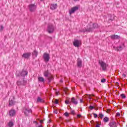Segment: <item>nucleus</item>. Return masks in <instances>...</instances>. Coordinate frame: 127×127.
<instances>
[{
	"label": "nucleus",
	"instance_id": "8fccbe9b",
	"mask_svg": "<svg viewBox=\"0 0 127 127\" xmlns=\"http://www.w3.org/2000/svg\"><path fill=\"white\" fill-rule=\"evenodd\" d=\"M66 90H67V89H64V91Z\"/></svg>",
	"mask_w": 127,
	"mask_h": 127
},
{
	"label": "nucleus",
	"instance_id": "aec40b11",
	"mask_svg": "<svg viewBox=\"0 0 127 127\" xmlns=\"http://www.w3.org/2000/svg\"><path fill=\"white\" fill-rule=\"evenodd\" d=\"M32 54L33 56H35V57H37V55H38V52L36 51V50H34Z\"/></svg>",
	"mask_w": 127,
	"mask_h": 127
},
{
	"label": "nucleus",
	"instance_id": "72a5a7b5",
	"mask_svg": "<svg viewBox=\"0 0 127 127\" xmlns=\"http://www.w3.org/2000/svg\"><path fill=\"white\" fill-rule=\"evenodd\" d=\"M105 82H106V79H103L101 80L102 83H105Z\"/></svg>",
	"mask_w": 127,
	"mask_h": 127
},
{
	"label": "nucleus",
	"instance_id": "7ed1b4c3",
	"mask_svg": "<svg viewBox=\"0 0 127 127\" xmlns=\"http://www.w3.org/2000/svg\"><path fill=\"white\" fill-rule=\"evenodd\" d=\"M44 76L46 77V78H47L48 80V83H50L52 81V79H53V77L52 76V75L49 74V71H48V70H45L44 71Z\"/></svg>",
	"mask_w": 127,
	"mask_h": 127
},
{
	"label": "nucleus",
	"instance_id": "f03ea898",
	"mask_svg": "<svg viewBox=\"0 0 127 127\" xmlns=\"http://www.w3.org/2000/svg\"><path fill=\"white\" fill-rule=\"evenodd\" d=\"M95 28H98V24L94 23L92 27H89L87 28L82 29L81 32H93Z\"/></svg>",
	"mask_w": 127,
	"mask_h": 127
},
{
	"label": "nucleus",
	"instance_id": "37998d69",
	"mask_svg": "<svg viewBox=\"0 0 127 127\" xmlns=\"http://www.w3.org/2000/svg\"><path fill=\"white\" fill-rule=\"evenodd\" d=\"M96 127H100V125L98 124V125L96 126Z\"/></svg>",
	"mask_w": 127,
	"mask_h": 127
},
{
	"label": "nucleus",
	"instance_id": "49530a36",
	"mask_svg": "<svg viewBox=\"0 0 127 127\" xmlns=\"http://www.w3.org/2000/svg\"><path fill=\"white\" fill-rule=\"evenodd\" d=\"M107 111H108V112H111V110L110 109H108Z\"/></svg>",
	"mask_w": 127,
	"mask_h": 127
},
{
	"label": "nucleus",
	"instance_id": "a18cd8bd",
	"mask_svg": "<svg viewBox=\"0 0 127 127\" xmlns=\"http://www.w3.org/2000/svg\"><path fill=\"white\" fill-rule=\"evenodd\" d=\"M40 123H43V120H41L40 121Z\"/></svg>",
	"mask_w": 127,
	"mask_h": 127
},
{
	"label": "nucleus",
	"instance_id": "a19ab883",
	"mask_svg": "<svg viewBox=\"0 0 127 127\" xmlns=\"http://www.w3.org/2000/svg\"><path fill=\"white\" fill-rule=\"evenodd\" d=\"M113 21V19L112 18H110L109 20V21Z\"/></svg>",
	"mask_w": 127,
	"mask_h": 127
},
{
	"label": "nucleus",
	"instance_id": "79ce46f5",
	"mask_svg": "<svg viewBox=\"0 0 127 127\" xmlns=\"http://www.w3.org/2000/svg\"><path fill=\"white\" fill-rule=\"evenodd\" d=\"M54 113L55 114H58L57 111H54Z\"/></svg>",
	"mask_w": 127,
	"mask_h": 127
},
{
	"label": "nucleus",
	"instance_id": "3c124183",
	"mask_svg": "<svg viewBox=\"0 0 127 127\" xmlns=\"http://www.w3.org/2000/svg\"><path fill=\"white\" fill-rule=\"evenodd\" d=\"M42 0H41V1H42Z\"/></svg>",
	"mask_w": 127,
	"mask_h": 127
},
{
	"label": "nucleus",
	"instance_id": "6ab92c4d",
	"mask_svg": "<svg viewBox=\"0 0 127 127\" xmlns=\"http://www.w3.org/2000/svg\"><path fill=\"white\" fill-rule=\"evenodd\" d=\"M57 4H52L51 5L50 8L52 10H54V9H56L57 8Z\"/></svg>",
	"mask_w": 127,
	"mask_h": 127
},
{
	"label": "nucleus",
	"instance_id": "a878e982",
	"mask_svg": "<svg viewBox=\"0 0 127 127\" xmlns=\"http://www.w3.org/2000/svg\"><path fill=\"white\" fill-rule=\"evenodd\" d=\"M65 103L66 104V105H69V104L71 105V101L66 100L65 101Z\"/></svg>",
	"mask_w": 127,
	"mask_h": 127
},
{
	"label": "nucleus",
	"instance_id": "b1692460",
	"mask_svg": "<svg viewBox=\"0 0 127 127\" xmlns=\"http://www.w3.org/2000/svg\"><path fill=\"white\" fill-rule=\"evenodd\" d=\"M109 121V119L107 117H106L103 119V121L104 122V123H108Z\"/></svg>",
	"mask_w": 127,
	"mask_h": 127
},
{
	"label": "nucleus",
	"instance_id": "f704fd0d",
	"mask_svg": "<svg viewBox=\"0 0 127 127\" xmlns=\"http://www.w3.org/2000/svg\"><path fill=\"white\" fill-rule=\"evenodd\" d=\"M116 116H117V117H120V116H121V113H117V114H116Z\"/></svg>",
	"mask_w": 127,
	"mask_h": 127
},
{
	"label": "nucleus",
	"instance_id": "423d86ee",
	"mask_svg": "<svg viewBox=\"0 0 127 127\" xmlns=\"http://www.w3.org/2000/svg\"><path fill=\"white\" fill-rule=\"evenodd\" d=\"M32 110L30 108H27L26 107H24L23 108V112L24 113L25 116L26 117L29 116V114L32 113Z\"/></svg>",
	"mask_w": 127,
	"mask_h": 127
},
{
	"label": "nucleus",
	"instance_id": "4c0bfd02",
	"mask_svg": "<svg viewBox=\"0 0 127 127\" xmlns=\"http://www.w3.org/2000/svg\"><path fill=\"white\" fill-rule=\"evenodd\" d=\"M80 117H82V116L80 114L77 115V118H80Z\"/></svg>",
	"mask_w": 127,
	"mask_h": 127
},
{
	"label": "nucleus",
	"instance_id": "c9c22d12",
	"mask_svg": "<svg viewBox=\"0 0 127 127\" xmlns=\"http://www.w3.org/2000/svg\"><path fill=\"white\" fill-rule=\"evenodd\" d=\"M58 103H59L58 100H56V101H55V104H58Z\"/></svg>",
	"mask_w": 127,
	"mask_h": 127
},
{
	"label": "nucleus",
	"instance_id": "5701e85b",
	"mask_svg": "<svg viewBox=\"0 0 127 127\" xmlns=\"http://www.w3.org/2000/svg\"><path fill=\"white\" fill-rule=\"evenodd\" d=\"M37 102L38 103H43V99H41L40 97H38L37 99Z\"/></svg>",
	"mask_w": 127,
	"mask_h": 127
},
{
	"label": "nucleus",
	"instance_id": "473e14b6",
	"mask_svg": "<svg viewBox=\"0 0 127 127\" xmlns=\"http://www.w3.org/2000/svg\"><path fill=\"white\" fill-rule=\"evenodd\" d=\"M3 30V26H0V31H2Z\"/></svg>",
	"mask_w": 127,
	"mask_h": 127
},
{
	"label": "nucleus",
	"instance_id": "9b49d317",
	"mask_svg": "<svg viewBox=\"0 0 127 127\" xmlns=\"http://www.w3.org/2000/svg\"><path fill=\"white\" fill-rule=\"evenodd\" d=\"M73 45L75 47H79L81 45V41L79 40H74Z\"/></svg>",
	"mask_w": 127,
	"mask_h": 127
},
{
	"label": "nucleus",
	"instance_id": "6e6552de",
	"mask_svg": "<svg viewBox=\"0 0 127 127\" xmlns=\"http://www.w3.org/2000/svg\"><path fill=\"white\" fill-rule=\"evenodd\" d=\"M99 63L102 68V70L103 71H106L107 70V67H108V64L102 61H99Z\"/></svg>",
	"mask_w": 127,
	"mask_h": 127
},
{
	"label": "nucleus",
	"instance_id": "1a4fd4ad",
	"mask_svg": "<svg viewBox=\"0 0 127 127\" xmlns=\"http://www.w3.org/2000/svg\"><path fill=\"white\" fill-rule=\"evenodd\" d=\"M15 105V100H14V96H11L9 100V107L14 106Z\"/></svg>",
	"mask_w": 127,
	"mask_h": 127
},
{
	"label": "nucleus",
	"instance_id": "09e8293b",
	"mask_svg": "<svg viewBox=\"0 0 127 127\" xmlns=\"http://www.w3.org/2000/svg\"><path fill=\"white\" fill-rule=\"evenodd\" d=\"M34 123H36L37 122H36V121H34Z\"/></svg>",
	"mask_w": 127,
	"mask_h": 127
},
{
	"label": "nucleus",
	"instance_id": "a211bd4d",
	"mask_svg": "<svg viewBox=\"0 0 127 127\" xmlns=\"http://www.w3.org/2000/svg\"><path fill=\"white\" fill-rule=\"evenodd\" d=\"M9 115L10 117H13L14 116H15V111L13 110H11L9 112Z\"/></svg>",
	"mask_w": 127,
	"mask_h": 127
},
{
	"label": "nucleus",
	"instance_id": "ea45409f",
	"mask_svg": "<svg viewBox=\"0 0 127 127\" xmlns=\"http://www.w3.org/2000/svg\"><path fill=\"white\" fill-rule=\"evenodd\" d=\"M80 103H83V99L80 100Z\"/></svg>",
	"mask_w": 127,
	"mask_h": 127
},
{
	"label": "nucleus",
	"instance_id": "c85d7f7f",
	"mask_svg": "<svg viewBox=\"0 0 127 127\" xmlns=\"http://www.w3.org/2000/svg\"><path fill=\"white\" fill-rule=\"evenodd\" d=\"M70 112L71 115H75V111L71 109Z\"/></svg>",
	"mask_w": 127,
	"mask_h": 127
},
{
	"label": "nucleus",
	"instance_id": "4be33fe9",
	"mask_svg": "<svg viewBox=\"0 0 127 127\" xmlns=\"http://www.w3.org/2000/svg\"><path fill=\"white\" fill-rule=\"evenodd\" d=\"M86 98H88L89 99V100H92V98H91V97H95V95L94 94H89V95H88V94H86Z\"/></svg>",
	"mask_w": 127,
	"mask_h": 127
},
{
	"label": "nucleus",
	"instance_id": "ddd939ff",
	"mask_svg": "<svg viewBox=\"0 0 127 127\" xmlns=\"http://www.w3.org/2000/svg\"><path fill=\"white\" fill-rule=\"evenodd\" d=\"M31 55V53H24L23 54L22 57H23V58H25L26 59H28V58H29V57H30Z\"/></svg>",
	"mask_w": 127,
	"mask_h": 127
},
{
	"label": "nucleus",
	"instance_id": "f3484780",
	"mask_svg": "<svg viewBox=\"0 0 127 127\" xmlns=\"http://www.w3.org/2000/svg\"><path fill=\"white\" fill-rule=\"evenodd\" d=\"M111 39H120L121 37L118 35H113L110 36Z\"/></svg>",
	"mask_w": 127,
	"mask_h": 127
},
{
	"label": "nucleus",
	"instance_id": "58836bf2",
	"mask_svg": "<svg viewBox=\"0 0 127 127\" xmlns=\"http://www.w3.org/2000/svg\"><path fill=\"white\" fill-rule=\"evenodd\" d=\"M60 82L61 83H63V79H61L60 81Z\"/></svg>",
	"mask_w": 127,
	"mask_h": 127
},
{
	"label": "nucleus",
	"instance_id": "4468645a",
	"mask_svg": "<svg viewBox=\"0 0 127 127\" xmlns=\"http://www.w3.org/2000/svg\"><path fill=\"white\" fill-rule=\"evenodd\" d=\"M118 124H117V122H115V121H112L109 124V126L110 127H118Z\"/></svg>",
	"mask_w": 127,
	"mask_h": 127
},
{
	"label": "nucleus",
	"instance_id": "7c9ffc66",
	"mask_svg": "<svg viewBox=\"0 0 127 127\" xmlns=\"http://www.w3.org/2000/svg\"><path fill=\"white\" fill-rule=\"evenodd\" d=\"M93 115H94V117L96 119L97 118H98V115L96 113H93Z\"/></svg>",
	"mask_w": 127,
	"mask_h": 127
},
{
	"label": "nucleus",
	"instance_id": "de8ad7c7",
	"mask_svg": "<svg viewBox=\"0 0 127 127\" xmlns=\"http://www.w3.org/2000/svg\"><path fill=\"white\" fill-rule=\"evenodd\" d=\"M38 127H43L42 126H39Z\"/></svg>",
	"mask_w": 127,
	"mask_h": 127
},
{
	"label": "nucleus",
	"instance_id": "f8f14e48",
	"mask_svg": "<svg viewBox=\"0 0 127 127\" xmlns=\"http://www.w3.org/2000/svg\"><path fill=\"white\" fill-rule=\"evenodd\" d=\"M79 9V7L78 6H74L71 8V10H69V14H72V13H74L75 11H77Z\"/></svg>",
	"mask_w": 127,
	"mask_h": 127
},
{
	"label": "nucleus",
	"instance_id": "e433bc0d",
	"mask_svg": "<svg viewBox=\"0 0 127 127\" xmlns=\"http://www.w3.org/2000/svg\"><path fill=\"white\" fill-rule=\"evenodd\" d=\"M123 77H124V78H126V77H127V75H126V74H125V73H123Z\"/></svg>",
	"mask_w": 127,
	"mask_h": 127
},
{
	"label": "nucleus",
	"instance_id": "dca6fc26",
	"mask_svg": "<svg viewBox=\"0 0 127 127\" xmlns=\"http://www.w3.org/2000/svg\"><path fill=\"white\" fill-rule=\"evenodd\" d=\"M83 63V62H82V60L80 59H77V67H79V68H81L82 67V64Z\"/></svg>",
	"mask_w": 127,
	"mask_h": 127
},
{
	"label": "nucleus",
	"instance_id": "9d476101",
	"mask_svg": "<svg viewBox=\"0 0 127 127\" xmlns=\"http://www.w3.org/2000/svg\"><path fill=\"white\" fill-rule=\"evenodd\" d=\"M125 47H126L125 44L122 43L119 47L115 48V50H116V51H122V50H123Z\"/></svg>",
	"mask_w": 127,
	"mask_h": 127
},
{
	"label": "nucleus",
	"instance_id": "0eeeda50",
	"mask_svg": "<svg viewBox=\"0 0 127 127\" xmlns=\"http://www.w3.org/2000/svg\"><path fill=\"white\" fill-rule=\"evenodd\" d=\"M43 58L44 59V61L46 63H47V62H49V60H50V55L49 54L44 53L43 56Z\"/></svg>",
	"mask_w": 127,
	"mask_h": 127
},
{
	"label": "nucleus",
	"instance_id": "2f4dec72",
	"mask_svg": "<svg viewBox=\"0 0 127 127\" xmlns=\"http://www.w3.org/2000/svg\"><path fill=\"white\" fill-rule=\"evenodd\" d=\"M89 109H90V110H94V109H95V107H94V106H89Z\"/></svg>",
	"mask_w": 127,
	"mask_h": 127
},
{
	"label": "nucleus",
	"instance_id": "20e7f679",
	"mask_svg": "<svg viewBox=\"0 0 127 127\" xmlns=\"http://www.w3.org/2000/svg\"><path fill=\"white\" fill-rule=\"evenodd\" d=\"M55 29V27L52 24H49L48 25V27L47 29V31L50 33H53L54 32V30Z\"/></svg>",
	"mask_w": 127,
	"mask_h": 127
},
{
	"label": "nucleus",
	"instance_id": "c03bdc74",
	"mask_svg": "<svg viewBox=\"0 0 127 127\" xmlns=\"http://www.w3.org/2000/svg\"><path fill=\"white\" fill-rule=\"evenodd\" d=\"M74 0V1H79V0Z\"/></svg>",
	"mask_w": 127,
	"mask_h": 127
},
{
	"label": "nucleus",
	"instance_id": "bb28decb",
	"mask_svg": "<svg viewBox=\"0 0 127 127\" xmlns=\"http://www.w3.org/2000/svg\"><path fill=\"white\" fill-rule=\"evenodd\" d=\"M98 116L99 118H100V119H103V118H104V115L102 114L101 113H99Z\"/></svg>",
	"mask_w": 127,
	"mask_h": 127
},
{
	"label": "nucleus",
	"instance_id": "f257e3e1",
	"mask_svg": "<svg viewBox=\"0 0 127 127\" xmlns=\"http://www.w3.org/2000/svg\"><path fill=\"white\" fill-rule=\"evenodd\" d=\"M28 74V71L26 70V69H22L21 72H17V71L16 72V77H19V76H21V77H23L22 80L21 81V79H19V80L17 81L16 84L18 86H21L22 85L23 86H25L26 85V83H27V80H25V78L24 77L25 76H27Z\"/></svg>",
	"mask_w": 127,
	"mask_h": 127
},
{
	"label": "nucleus",
	"instance_id": "412c9836",
	"mask_svg": "<svg viewBox=\"0 0 127 127\" xmlns=\"http://www.w3.org/2000/svg\"><path fill=\"white\" fill-rule=\"evenodd\" d=\"M38 81H39V82H41V83H44V82H45L44 78L42 77H39Z\"/></svg>",
	"mask_w": 127,
	"mask_h": 127
},
{
	"label": "nucleus",
	"instance_id": "2eb2a0df",
	"mask_svg": "<svg viewBox=\"0 0 127 127\" xmlns=\"http://www.w3.org/2000/svg\"><path fill=\"white\" fill-rule=\"evenodd\" d=\"M70 103L74 104V105H78V100L75 97H72L70 100Z\"/></svg>",
	"mask_w": 127,
	"mask_h": 127
},
{
	"label": "nucleus",
	"instance_id": "39448f33",
	"mask_svg": "<svg viewBox=\"0 0 127 127\" xmlns=\"http://www.w3.org/2000/svg\"><path fill=\"white\" fill-rule=\"evenodd\" d=\"M28 8L30 12H34L37 8V6L35 4H30L28 5Z\"/></svg>",
	"mask_w": 127,
	"mask_h": 127
},
{
	"label": "nucleus",
	"instance_id": "c756f323",
	"mask_svg": "<svg viewBox=\"0 0 127 127\" xmlns=\"http://www.w3.org/2000/svg\"><path fill=\"white\" fill-rule=\"evenodd\" d=\"M64 116H65V117H68L69 116V113H68V112H65L64 114Z\"/></svg>",
	"mask_w": 127,
	"mask_h": 127
},
{
	"label": "nucleus",
	"instance_id": "cd10ccee",
	"mask_svg": "<svg viewBox=\"0 0 127 127\" xmlns=\"http://www.w3.org/2000/svg\"><path fill=\"white\" fill-rule=\"evenodd\" d=\"M121 96L122 97V98L123 99H126V95H125V94H122L121 95Z\"/></svg>",
	"mask_w": 127,
	"mask_h": 127
},
{
	"label": "nucleus",
	"instance_id": "393cba45",
	"mask_svg": "<svg viewBox=\"0 0 127 127\" xmlns=\"http://www.w3.org/2000/svg\"><path fill=\"white\" fill-rule=\"evenodd\" d=\"M8 126L9 127H13V122H9Z\"/></svg>",
	"mask_w": 127,
	"mask_h": 127
}]
</instances>
